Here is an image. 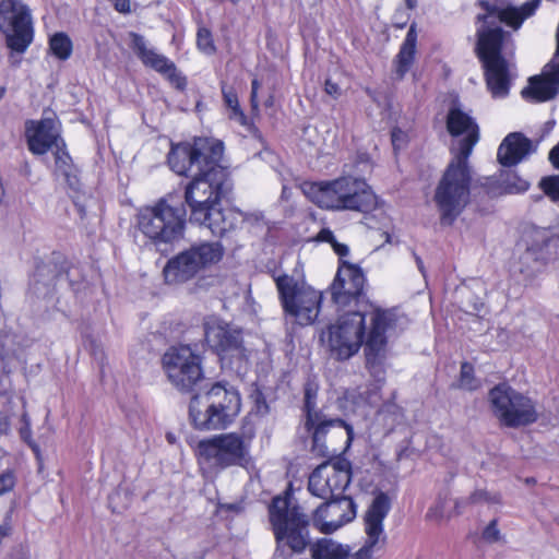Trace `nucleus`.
<instances>
[{"label": "nucleus", "mask_w": 559, "mask_h": 559, "mask_svg": "<svg viewBox=\"0 0 559 559\" xmlns=\"http://www.w3.org/2000/svg\"><path fill=\"white\" fill-rule=\"evenodd\" d=\"M393 322L394 314L389 310L373 306L370 309L359 308L340 314L323 336L335 359L347 360L364 345L367 366L374 367L384 354L386 332Z\"/></svg>", "instance_id": "1"}, {"label": "nucleus", "mask_w": 559, "mask_h": 559, "mask_svg": "<svg viewBox=\"0 0 559 559\" xmlns=\"http://www.w3.org/2000/svg\"><path fill=\"white\" fill-rule=\"evenodd\" d=\"M538 4L539 0H531L520 8L500 9L488 2H480L486 14L478 16L481 25L477 29L476 51L483 62L487 87L496 98H503L509 94L513 79L512 64L501 56L503 32L500 24L506 23L519 28L523 21L535 12Z\"/></svg>", "instance_id": "2"}, {"label": "nucleus", "mask_w": 559, "mask_h": 559, "mask_svg": "<svg viewBox=\"0 0 559 559\" xmlns=\"http://www.w3.org/2000/svg\"><path fill=\"white\" fill-rule=\"evenodd\" d=\"M223 169L219 164L211 175H195L185 190V201L191 210L190 219L206 226L212 234L223 236L237 225V214L221 207Z\"/></svg>", "instance_id": "3"}, {"label": "nucleus", "mask_w": 559, "mask_h": 559, "mask_svg": "<svg viewBox=\"0 0 559 559\" xmlns=\"http://www.w3.org/2000/svg\"><path fill=\"white\" fill-rule=\"evenodd\" d=\"M187 210L178 193H167L136 215V227L155 247L174 245L185 237Z\"/></svg>", "instance_id": "4"}, {"label": "nucleus", "mask_w": 559, "mask_h": 559, "mask_svg": "<svg viewBox=\"0 0 559 559\" xmlns=\"http://www.w3.org/2000/svg\"><path fill=\"white\" fill-rule=\"evenodd\" d=\"M306 193L326 210L368 213L377 207V197L367 182L352 176L311 183Z\"/></svg>", "instance_id": "5"}, {"label": "nucleus", "mask_w": 559, "mask_h": 559, "mask_svg": "<svg viewBox=\"0 0 559 559\" xmlns=\"http://www.w3.org/2000/svg\"><path fill=\"white\" fill-rule=\"evenodd\" d=\"M241 402L234 388L216 383L203 395L192 396L189 415L194 428L200 430L225 429L240 413Z\"/></svg>", "instance_id": "6"}, {"label": "nucleus", "mask_w": 559, "mask_h": 559, "mask_svg": "<svg viewBox=\"0 0 559 559\" xmlns=\"http://www.w3.org/2000/svg\"><path fill=\"white\" fill-rule=\"evenodd\" d=\"M472 170L468 160L452 158L433 194L441 225L450 226L469 202Z\"/></svg>", "instance_id": "7"}, {"label": "nucleus", "mask_w": 559, "mask_h": 559, "mask_svg": "<svg viewBox=\"0 0 559 559\" xmlns=\"http://www.w3.org/2000/svg\"><path fill=\"white\" fill-rule=\"evenodd\" d=\"M269 515L277 544L276 551L283 552L287 547L293 552H302L309 545V519L300 507L293 504L287 497L277 496L272 500Z\"/></svg>", "instance_id": "8"}, {"label": "nucleus", "mask_w": 559, "mask_h": 559, "mask_svg": "<svg viewBox=\"0 0 559 559\" xmlns=\"http://www.w3.org/2000/svg\"><path fill=\"white\" fill-rule=\"evenodd\" d=\"M224 152L223 142L211 138H197L192 143L173 144L168 165L180 176L211 175L216 170Z\"/></svg>", "instance_id": "9"}, {"label": "nucleus", "mask_w": 559, "mask_h": 559, "mask_svg": "<svg viewBox=\"0 0 559 559\" xmlns=\"http://www.w3.org/2000/svg\"><path fill=\"white\" fill-rule=\"evenodd\" d=\"M253 437L252 430L221 433L201 440L198 444V453L201 460L213 467L245 466L250 462Z\"/></svg>", "instance_id": "10"}, {"label": "nucleus", "mask_w": 559, "mask_h": 559, "mask_svg": "<svg viewBox=\"0 0 559 559\" xmlns=\"http://www.w3.org/2000/svg\"><path fill=\"white\" fill-rule=\"evenodd\" d=\"M275 283L285 314L300 325L312 324L320 313L322 294L287 274L277 276Z\"/></svg>", "instance_id": "11"}, {"label": "nucleus", "mask_w": 559, "mask_h": 559, "mask_svg": "<svg viewBox=\"0 0 559 559\" xmlns=\"http://www.w3.org/2000/svg\"><path fill=\"white\" fill-rule=\"evenodd\" d=\"M223 254L224 248L217 241L193 245L166 263L163 270L165 281L168 284L185 283L201 271L219 262Z\"/></svg>", "instance_id": "12"}, {"label": "nucleus", "mask_w": 559, "mask_h": 559, "mask_svg": "<svg viewBox=\"0 0 559 559\" xmlns=\"http://www.w3.org/2000/svg\"><path fill=\"white\" fill-rule=\"evenodd\" d=\"M488 400L493 415L507 427L527 426L538 418L535 403L508 384H498L492 388Z\"/></svg>", "instance_id": "13"}, {"label": "nucleus", "mask_w": 559, "mask_h": 559, "mask_svg": "<svg viewBox=\"0 0 559 559\" xmlns=\"http://www.w3.org/2000/svg\"><path fill=\"white\" fill-rule=\"evenodd\" d=\"M162 366L178 391L193 392L203 380L201 357L190 346L170 347L162 357Z\"/></svg>", "instance_id": "14"}, {"label": "nucleus", "mask_w": 559, "mask_h": 559, "mask_svg": "<svg viewBox=\"0 0 559 559\" xmlns=\"http://www.w3.org/2000/svg\"><path fill=\"white\" fill-rule=\"evenodd\" d=\"M306 428L312 430V452L322 457H332L346 451L353 439V427L344 420L321 417L316 424H307Z\"/></svg>", "instance_id": "15"}, {"label": "nucleus", "mask_w": 559, "mask_h": 559, "mask_svg": "<svg viewBox=\"0 0 559 559\" xmlns=\"http://www.w3.org/2000/svg\"><path fill=\"white\" fill-rule=\"evenodd\" d=\"M0 31L5 34L8 47L24 52L33 40L31 14L20 0H0Z\"/></svg>", "instance_id": "16"}, {"label": "nucleus", "mask_w": 559, "mask_h": 559, "mask_svg": "<svg viewBox=\"0 0 559 559\" xmlns=\"http://www.w3.org/2000/svg\"><path fill=\"white\" fill-rule=\"evenodd\" d=\"M391 509V501L386 493L380 492L372 500L365 514L366 540L362 547L352 557L347 551V559H376L386 540L383 530V521ZM348 550L346 547H344Z\"/></svg>", "instance_id": "17"}, {"label": "nucleus", "mask_w": 559, "mask_h": 559, "mask_svg": "<svg viewBox=\"0 0 559 559\" xmlns=\"http://www.w3.org/2000/svg\"><path fill=\"white\" fill-rule=\"evenodd\" d=\"M366 277L360 267L343 261L331 285V295L335 305L345 308L354 305L357 309H370L364 296Z\"/></svg>", "instance_id": "18"}, {"label": "nucleus", "mask_w": 559, "mask_h": 559, "mask_svg": "<svg viewBox=\"0 0 559 559\" xmlns=\"http://www.w3.org/2000/svg\"><path fill=\"white\" fill-rule=\"evenodd\" d=\"M350 481V464L346 460L324 462L309 476L308 489L319 498L331 499L342 496Z\"/></svg>", "instance_id": "19"}, {"label": "nucleus", "mask_w": 559, "mask_h": 559, "mask_svg": "<svg viewBox=\"0 0 559 559\" xmlns=\"http://www.w3.org/2000/svg\"><path fill=\"white\" fill-rule=\"evenodd\" d=\"M130 38L131 48L145 67L164 75L176 88L183 90L186 87V78L181 75L171 60L152 48L142 35L130 33Z\"/></svg>", "instance_id": "20"}, {"label": "nucleus", "mask_w": 559, "mask_h": 559, "mask_svg": "<svg viewBox=\"0 0 559 559\" xmlns=\"http://www.w3.org/2000/svg\"><path fill=\"white\" fill-rule=\"evenodd\" d=\"M355 516L356 506L349 497H334L316 509L313 525L322 533L330 534L353 521Z\"/></svg>", "instance_id": "21"}, {"label": "nucleus", "mask_w": 559, "mask_h": 559, "mask_svg": "<svg viewBox=\"0 0 559 559\" xmlns=\"http://www.w3.org/2000/svg\"><path fill=\"white\" fill-rule=\"evenodd\" d=\"M447 128L452 136H464L453 158L468 160L473 147L479 139L478 126L468 114L452 107L448 112Z\"/></svg>", "instance_id": "22"}, {"label": "nucleus", "mask_w": 559, "mask_h": 559, "mask_svg": "<svg viewBox=\"0 0 559 559\" xmlns=\"http://www.w3.org/2000/svg\"><path fill=\"white\" fill-rule=\"evenodd\" d=\"M558 92L559 56H554L540 75L530 78L528 86L522 91V96L527 100L542 103L552 99Z\"/></svg>", "instance_id": "23"}, {"label": "nucleus", "mask_w": 559, "mask_h": 559, "mask_svg": "<svg viewBox=\"0 0 559 559\" xmlns=\"http://www.w3.org/2000/svg\"><path fill=\"white\" fill-rule=\"evenodd\" d=\"M204 334L209 346L218 354L227 355L241 346L240 331L215 317L204 322Z\"/></svg>", "instance_id": "24"}, {"label": "nucleus", "mask_w": 559, "mask_h": 559, "mask_svg": "<svg viewBox=\"0 0 559 559\" xmlns=\"http://www.w3.org/2000/svg\"><path fill=\"white\" fill-rule=\"evenodd\" d=\"M25 138L28 150L36 155L47 153L57 145L59 138L58 121L52 118L27 120L25 122Z\"/></svg>", "instance_id": "25"}, {"label": "nucleus", "mask_w": 559, "mask_h": 559, "mask_svg": "<svg viewBox=\"0 0 559 559\" xmlns=\"http://www.w3.org/2000/svg\"><path fill=\"white\" fill-rule=\"evenodd\" d=\"M532 143L519 132L508 134L498 147L497 159L502 166L519 164L531 152Z\"/></svg>", "instance_id": "26"}, {"label": "nucleus", "mask_w": 559, "mask_h": 559, "mask_svg": "<svg viewBox=\"0 0 559 559\" xmlns=\"http://www.w3.org/2000/svg\"><path fill=\"white\" fill-rule=\"evenodd\" d=\"M416 25L412 24L401 46L400 52L396 56V73L399 78H403L404 74L409 70L416 50Z\"/></svg>", "instance_id": "27"}, {"label": "nucleus", "mask_w": 559, "mask_h": 559, "mask_svg": "<svg viewBox=\"0 0 559 559\" xmlns=\"http://www.w3.org/2000/svg\"><path fill=\"white\" fill-rule=\"evenodd\" d=\"M310 552L312 559H347L344 546L330 538H321L312 544Z\"/></svg>", "instance_id": "28"}, {"label": "nucleus", "mask_w": 559, "mask_h": 559, "mask_svg": "<svg viewBox=\"0 0 559 559\" xmlns=\"http://www.w3.org/2000/svg\"><path fill=\"white\" fill-rule=\"evenodd\" d=\"M222 94L226 107L230 110L229 118L235 120L241 126H247L248 120L243 111L241 110L238 102V96L231 86L226 84L222 85Z\"/></svg>", "instance_id": "29"}, {"label": "nucleus", "mask_w": 559, "mask_h": 559, "mask_svg": "<svg viewBox=\"0 0 559 559\" xmlns=\"http://www.w3.org/2000/svg\"><path fill=\"white\" fill-rule=\"evenodd\" d=\"M51 52L61 60H66L71 56L72 43L64 33L55 34L49 41Z\"/></svg>", "instance_id": "30"}, {"label": "nucleus", "mask_w": 559, "mask_h": 559, "mask_svg": "<svg viewBox=\"0 0 559 559\" xmlns=\"http://www.w3.org/2000/svg\"><path fill=\"white\" fill-rule=\"evenodd\" d=\"M317 391L311 386H307L305 390V412H306V425L316 424L321 417L325 416L321 411L316 408Z\"/></svg>", "instance_id": "31"}, {"label": "nucleus", "mask_w": 559, "mask_h": 559, "mask_svg": "<svg viewBox=\"0 0 559 559\" xmlns=\"http://www.w3.org/2000/svg\"><path fill=\"white\" fill-rule=\"evenodd\" d=\"M501 181L508 193L524 192L530 187V183L526 180L518 177L515 174L510 171H507L501 175Z\"/></svg>", "instance_id": "32"}, {"label": "nucleus", "mask_w": 559, "mask_h": 559, "mask_svg": "<svg viewBox=\"0 0 559 559\" xmlns=\"http://www.w3.org/2000/svg\"><path fill=\"white\" fill-rule=\"evenodd\" d=\"M539 187L554 202H559V175L542 178Z\"/></svg>", "instance_id": "33"}, {"label": "nucleus", "mask_w": 559, "mask_h": 559, "mask_svg": "<svg viewBox=\"0 0 559 559\" xmlns=\"http://www.w3.org/2000/svg\"><path fill=\"white\" fill-rule=\"evenodd\" d=\"M474 369L473 366L468 362H463L461 366V374H460V383L459 386L461 389L473 391L478 388L479 383L474 378Z\"/></svg>", "instance_id": "34"}, {"label": "nucleus", "mask_w": 559, "mask_h": 559, "mask_svg": "<svg viewBox=\"0 0 559 559\" xmlns=\"http://www.w3.org/2000/svg\"><path fill=\"white\" fill-rule=\"evenodd\" d=\"M197 44L199 49L206 55H211L215 50L211 33L206 28L199 29L197 36Z\"/></svg>", "instance_id": "35"}, {"label": "nucleus", "mask_w": 559, "mask_h": 559, "mask_svg": "<svg viewBox=\"0 0 559 559\" xmlns=\"http://www.w3.org/2000/svg\"><path fill=\"white\" fill-rule=\"evenodd\" d=\"M469 501L472 503H478V502L499 503L500 496L498 493H490L486 490H475L471 495Z\"/></svg>", "instance_id": "36"}, {"label": "nucleus", "mask_w": 559, "mask_h": 559, "mask_svg": "<svg viewBox=\"0 0 559 559\" xmlns=\"http://www.w3.org/2000/svg\"><path fill=\"white\" fill-rule=\"evenodd\" d=\"M500 531L497 526V520H492L484 530L483 538L488 543H496L500 540Z\"/></svg>", "instance_id": "37"}, {"label": "nucleus", "mask_w": 559, "mask_h": 559, "mask_svg": "<svg viewBox=\"0 0 559 559\" xmlns=\"http://www.w3.org/2000/svg\"><path fill=\"white\" fill-rule=\"evenodd\" d=\"M324 90H325L326 94H329L330 96H332L334 98L338 97L341 94L340 86L329 79L325 81Z\"/></svg>", "instance_id": "38"}, {"label": "nucleus", "mask_w": 559, "mask_h": 559, "mask_svg": "<svg viewBox=\"0 0 559 559\" xmlns=\"http://www.w3.org/2000/svg\"><path fill=\"white\" fill-rule=\"evenodd\" d=\"M22 420L24 425L20 428V435L24 440H27L31 436V423L25 413L22 415Z\"/></svg>", "instance_id": "39"}, {"label": "nucleus", "mask_w": 559, "mask_h": 559, "mask_svg": "<svg viewBox=\"0 0 559 559\" xmlns=\"http://www.w3.org/2000/svg\"><path fill=\"white\" fill-rule=\"evenodd\" d=\"M115 8L120 13H129L131 11L130 0H116Z\"/></svg>", "instance_id": "40"}, {"label": "nucleus", "mask_w": 559, "mask_h": 559, "mask_svg": "<svg viewBox=\"0 0 559 559\" xmlns=\"http://www.w3.org/2000/svg\"><path fill=\"white\" fill-rule=\"evenodd\" d=\"M318 239L321 240V241L329 242L331 245H333L334 241L336 240L335 237H334V234L330 229H322L318 234Z\"/></svg>", "instance_id": "41"}, {"label": "nucleus", "mask_w": 559, "mask_h": 559, "mask_svg": "<svg viewBox=\"0 0 559 559\" xmlns=\"http://www.w3.org/2000/svg\"><path fill=\"white\" fill-rule=\"evenodd\" d=\"M549 160L555 168L559 169V143L549 152Z\"/></svg>", "instance_id": "42"}, {"label": "nucleus", "mask_w": 559, "mask_h": 559, "mask_svg": "<svg viewBox=\"0 0 559 559\" xmlns=\"http://www.w3.org/2000/svg\"><path fill=\"white\" fill-rule=\"evenodd\" d=\"M332 247L340 257H345L349 253L348 247L346 245L337 242L336 240L334 241Z\"/></svg>", "instance_id": "43"}, {"label": "nucleus", "mask_w": 559, "mask_h": 559, "mask_svg": "<svg viewBox=\"0 0 559 559\" xmlns=\"http://www.w3.org/2000/svg\"><path fill=\"white\" fill-rule=\"evenodd\" d=\"M69 159L68 154L66 153H57L56 155V164L58 167L67 166V160Z\"/></svg>", "instance_id": "44"}, {"label": "nucleus", "mask_w": 559, "mask_h": 559, "mask_svg": "<svg viewBox=\"0 0 559 559\" xmlns=\"http://www.w3.org/2000/svg\"><path fill=\"white\" fill-rule=\"evenodd\" d=\"M8 430V423L5 420V417L0 414V438L7 432Z\"/></svg>", "instance_id": "45"}, {"label": "nucleus", "mask_w": 559, "mask_h": 559, "mask_svg": "<svg viewBox=\"0 0 559 559\" xmlns=\"http://www.w3.org/2000/svg\"><path fill=\"white\" fill-rule=\"evenodd\" d=\"M250 100H251L252 108L258 109V106H259L258 91H251Z\"/></svg>", "instance_id": "46"}, {"label": "nucleus", "mask_w": 559, "mask_h": 559, "mask_svg": "<svg viewBox=\"0 0 559 559\" xmlns=\"http://www.w3.org/2000/svg\"><path fill=\"white\" fill-rule=\"evenodd\" d=\"M402 134V132L399 130H394L392 132V143L394 145V147L397 146V142H400V135Z\"/></svg>", "instance_id": "47"}, {"label": "nucleus", "mask_w": 559, "mask_h": 559, "mask_svg": "<svg viewBox=\"0 0 559 559\" xmlns=\"http://www.w3.org/2000/svg\"><path fill=\"white\" fill-rule=\"evenodd\" d=\"M259 88H260V82L257 79L252 80L251 91H258Z\"/></svg>", "instance_id": "48"}, {"label": "nucleus", "mask_w": 559, "mask_h": 559, "mask_svg": "<svg viewBox=\"0 0 559 559\" xmlns=\"http://www.w3.org/2000/svg\"><path fill=\"white\" fill-rule=\"evenodd\" d=\"M416 263H417L418 270L424 274V263L419 257H416Z\"/></svg>", "instance_id": "49"}, {"label": "nucleus", "mask_w": 559, "mask_h": 559, "mask_svg": "<svg viewBox=\"0 0 559 559\" xmlns=\"http://www.w3.org/2000/svg\"><path fill=\"white\" fill-rule=\"evenodd\" d=\"M5 90L3 87H0V99L3 97Z\"/></svg>", "instance_id": "50"}, {"label": "nucleus", "mask_w": 559, "mask_h": 559, "mask_svg": "<svg viewBox=\"0 0 559 559\" xmlns=\"http://www.w3.org/2000/svg\"><path fill=\"white\" fill-rule=\"evenodd\" d=\"M374 402H376V401H374V399H372V397H370V399L368 400V403H370V404H371V403H374Z\"/></svg>", "instance_id": "51"}, {"label": "nucleus", "mask_w": 559, "mask_h": 559, "mask_svg": "<svg viewBox=\"0 0 559 559\" xmlns=\"http://www.w3.org/2000/svg\"><path fill=\"white\" fill-rule=\"evenodd\" d=\"M557 522H558V524H559V518L557 519Z\"/></svg>", "instance_id": "52"}, {"label": "nucleus", "mask_w": 559, "mask_h": 559, "mask_svg": "<svg viewBox=\"0 0 559 559\" xmlns=\"http://www.w3.org/2000/svg\"><path fill=\"white\" fill-rule=\"evenodd\" d=\"M233 2H236V0H231Z\"/></svg>", "instance_id": "53"}]
</instances>
